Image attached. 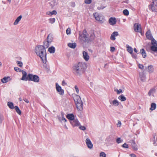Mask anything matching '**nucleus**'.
Wrapping results in <instances>:
<instances>
[{
    "label": "nucleus",
    "mask_w": 157,
    "mask_h": 157,
    "mask_svg": "<svg viewBox=\"0 0 157 157\" xmlns=\"http://www.w3.org/2000/svg\"><path fill=\"white\" fill-rule=\"evenodd\" d=\"M123 141L122 140H121L120 138H118L116 140V142L117 144H120Z\"/></svg>",
    "instance_id": "obj_41"
},
{
    "label": "nucleus",
    "mask_w": 157,
    "mask_h": 157,
    "mask_svg": "<svg viewBox=\"0 0 157 157\" xmlns=\"http://www.w3.org/2000/svg\"><path fill=\"white\" fill-rule=\"evenodd\" d=\"M56 91L58 93L61 95H63L64 94V90L62 89L61 87L57 83H56Z\"/></svg>",
    "instance_id": "obj_8"
},
{
    "label": "nucleus",
    "mask_w": 157,
    "mask_h": 157,
    "mask_svg": "<svg viewBox=\"0 0 157 157\" xmlns=\"http://www.w3.org/2000/svg\"><path fill=\"white\" fill-rule=\"evenodd\" d=\"M100 156L101 157H106V154L104 152H101L100 153Z\"/></svg>",
    "instance_id": "obj_44"
},
{
    "label": "nucleus",
    "mask_w": 157,
    "mask_h": 157,
    "mask_svg": "<svg viewBox=\"0 0 157 157\" xmlns=\"http://www.w3.org/2000/svg\"><path fill=\"white\" fill-rule=\"evenodd\" d=\"M116 20L115 18L111 17H110L109 20V22L110 24L111 25H114L116 24Z\"/></svg>",
    "instance_id": "obj_16"
},
{
    "label": "nucleus",
    "mask_w": 157,
    "mask_h": 157,
    "mask_svg": "<svg viewBox=\"0 0 157 157\" xmlns=\"http://www.w3.org/2000/svg\"><path fill=\"white\" fill-rule=\"evenodd\" d=\"M139 76L142 82H145L146 79V76L144 73L143 72L140 73Z\"/></svg>",
    "instance_id": "obj_19"
},
{
    "label": "nucleus",
    "mask_w": 157,
    "mask_h": 157,
    "mask_svg": "<svg viewBox=\"0 0 157 157\" xmlns=\"http://www.w3.org/2000/svg\"><path fill=\"white\" fill-rule=\"evenodd\" d=\"M23 100L25 101L26 103H28L29 102V101L28 100V99L26 98H23Z\"/></svg>",
    "instance_id": "obj_57"
},
{
    "label": "nucleus",
    "mask_w": 157,
    "mask_h": 157,
    "mask_svg": "<svg viewBox=\"0 0 157 157\" xmlns=\"http://www.w3.org/2000/svg\"><path fill=\"white\" fill-rule=\"evenodd\" d=\"M35 52L42 61L43 63H46L47 62L46 50L41 45H37L35 47Z\"/></svg>",
    "instance_id": "obj_3"
},
{
    "label": "nucleus",
    "mask_w": 157,
    "mask_h": 157,
    "mask_svg": "<svg viewBox=\"0 0 157 157\" xmlns=\"http://www.w3.org/2000/svg\"><path fill=\"white\" fill-rule=\"evenodd\" d=\"M57 13L56 11V10H54L52 12L48 11L47 12L46 14L50 15H52L53 14L56 15V14Z\"/></svg>",
    "instance_id": "obj_33"
},
{
    "label": "nucleus",
    "mask_w": 157,
    "mask_h": 157,
    "mask_svg": "<svg viewBox=\"0 0 157 157\" xmlns=\"http://www.w3.org/2000/svg\"><path fill=\"white\" fill-rule=\"evenodd\" d=\"M123 13L125 16L128 15L129 13L127 9L124 10L123 11Z\"/></svg>",
    "instance_id": "obj_38"
},
{
    "label": "nucleus",
    "mask_w": 157,
    "mask_h": 157,
    "mask_svg": "<svg viewBox=\"0 0 157 157\" xmlns=\"http://www.w3.org/2000/svg\"><path fill=\"white\" fill-rule=\"evenodd\" d=\"M70 123L74 127L78 126L80 125V123L77 119H75L73 121H70Z\"/></svg>",
    "instance_id": "obj_11"
},
{
    "label": "nucleus",
    "mask_w": 157,
    "mask_h": 157,
    "mask_svg": "<svg viewBox=\"0 0 157 157\" xmlns=\"http://www.w3.org/2000/svg\"><path fill=\"white\" fill-rule=\"evenodd\" d=\"M121 122L120 121H118V122L117 124V127H120L121 126Z\"/></svg>",
    "instance_id": "obj_55"
},
{
    "label": "nucleus",
    "mask_w": 157,
    "mask_h": 157,
    "mask_svg": "<svg viewBox=\"0 0 157 157\" xmlns=\"http://www.w3.org/2000/svg\"><path fill=\"white\" fill-rule=\"evenodd\" d=\"M146 69L147 71L150 73H151L154 71L153 66L151 65H148Z\"/></svg>",
    "instance_id": "obj_15"
},
{
    "label": "nucleus",
    "mask_w": 157,
    "mask_h": 157,
    "mask_svg": "<svg viewBox=\"0 0 157 157\" xmlns=\"http://www.w3.org/2000/svg\"><path fill=\"white\" fill-rule=\"evenodd\" d=\"M7 105L11 109H14L15 107L13 106V103L10 101H9L7 103Z\"/></svg>",
    "instance_id": "obj_32"
},
{
    "label": "nucleus",
    "mask_w": 157,
    "mask_h": 157,
    "mask_svg": "<svg viewBox=\"0 0 157 157\" xmlns=\"http://www.w3.org/2000/svg\"><path fill=\"white\" fill-rule=\"evenodd\" d=\"M28 80L32 81L35 82H39L40 78L37 75L29 73L28 74Z\"/></svg>",
    "instance_id": "obj_4"
},
{
    "label": "nucleus",
    "mask_w": 157,
    "mask_h": 157,
    "mask_svg": "<svg viewBox=\"0 0 157 157\" xmlns=\"http://www.w3.org/2000/svg\"><path fill=\"white\" fill-rule=\"evenodd\" d=\"M14 70L15 71H17V72L19 71V72H20L21 71V70L20 68H19L17 67H14Z\"/></svg>",
    "instance_id": "obj_46"
},
{
    "label": "nucleus",
    "mask_w": 157,
    "mask_h": 157,
    "mask_svg": "<svg viewBox=\"0 0 157 157\" xmlns=\"http://www.w3.org/2000/svg\"><path fill=\"white\" fill-rule=\"evenodd\" d=\"M119 34L117 32H114L111 34L110 36V39L113 40H115V36H118Z\"/></svg>",
    "instance_id": "obj_23"
},
{
    "label": "nucleus",
    "mask_w": 157,
    "mask_h": 157,
    "mask_svg": "<svg viewBox=\"0 0 157 157\" xmlns=\"http://www.w3.org/2000/svg\"><path fill=\"white\" fill-rule=\"evenodd\" d=\"M67 118L70 120V121H73L75 119V116L73 114H69L66 115Z\"/></svg>",
    "instance_id": "obj_21"
},
{
    "label": "nucleus",
    "mask_w": 157,
    "mask_h": 157,
    "mask_svg": "<svg viewBox=\"0 0 157 157\" xmlns=\"http://www.w3.org/2000/svg\"><path fill=\"white\" fill-rule=\"evenodd\" d=\"M118 98L121 100V101H124L126 100V98L123 95H121L119 96Z\"/></svg>",
    "instance_id": "obj_34"
},
{
    "label": "nucleus",
    "mask_w": 157,
    "mask_h": 157,
    "mask_svg": "<svg viewBox=\"0 0 157 157\" xmlns=\"http://www.w3.org/2000/svg\"><path fill=\"white\" fill-rule=\"evenodd\" d=\"M55 18H51L49 19V22L51 24H53L55 22Z\"/></svg>",
    "instance_id": "obj_39"
},
{
    "label": "nucleus",
    "mask_w": 157,
    "mask_h": 157,
    "mask_svg": "<svg viewBox=\"0 0 157 157\" xmlns=\"http://www.w3.org/2000/svg\"><path fill=\"white\" fill-rule=\"evenodd\" d=\"M61 121H64L65 122H66L67 121V120L64 118V117H62Z\"/></svg>",
    "instance_id": "obj_59"
},
{
    "label": "nucleus",
    "mask_w": 157,
    "mask_h": 157,
    "mask_svg": "<svg viewBox=\"0 0 157 157\" xmlns=\"http://www.w3.org/2000/svg\"><path fill=\"white\" fill-rule=\"evenodd\" d=\"M146 36L147 38L149 40H151L152 39L154 38L151 33L150 30H148L147 31L146 33Z\"/></svg>",
    "instance_id": "obj_17"
},
{
    "label": "nucleus",
    "mask_w": 157,
    "mask_h": 157,
    "mask_svg": "<svg viewBox=\"0 0 157 157\" xmlns=\"http://www.w3.org/2000/svg\"><path fill=\"white\" fill-rule=\"evenodd\" d=\"M75 104L78 110L81 111L82 109L83 103L82 101L81 103L79 102L75 103Z\"/></svg>",
    "instance_id": "obj_18"
},
{
    "label": "nucleus",
    "mask_w": 157,
    "mask_h": 157,
    "mask_svg": "<svg viewBox=\"0 0 157 157\" xmlns=\"http://www.w3.org/2000/svg\"><path fill=\"white\" fill-rule=\"evenodd\" d=\"M130 156L131 157H136V155L134 154H131Z\"/></svg>",
    "instance_id": "obj_62"
},
{
    "label": "nucleus",
    "mask_w": 157,
    "mask_h": 157,
    "mask_svg": "<svg viewBox=\"0 0 157 157\" xmlns=\"http://www.w3.org/2000/svg\"><path fill=\"white\" fill-rule=\"evenodd\" d=\"M79 128L80 130L84 131L86 129V128L84 126H81V125L79 126Z\"/></svg>",
    "instance_id": "obj_42"
},
{
    "label": "nucleus",
    "mask_w": 157,
    "mask_h": 157,
    "mask_svg": "<svg viewBox=\"0 0 157 157\" xmlns=\"http://www.w3.org/2000/svg\"><path fill=\"white\" fill-rule=\"evenodd\" d=\"M156 90L155 88H152L151 89L148 93V94L149 96H151L152 94L154 96L153 94L155 92Z\"/></svg>",
    "instance_id": "obj_26"
},
{
    "label": "nucleus",
    "mask_w": 157,
    "mask_h": 157,
    "mask_svg": "<svg viewBox=\"0 0 157 157\" xmlns=\"http://www.w3.org/2000/svg\"><path fill=\"white\" fill-rule=\"evenodd\" d=\"M93 15L96 20L100 22L101 23L103 22V18L102 15L99 14L97 13H95L93 14Z\"/></svg>",
    "instance_id": "obj_7"
},
{
    "label": "nucleus",
    "mask_w": 157,
    "mask_h": 157,
    "mask_svg": "<svg viewBox=\"0 0 157 157\" xmlns=\"http://www.w3.org/2000/svg\"><path fill=\"white\" fill-rule=\"evenodd\" d=\"M53 40V37L52 36V35L49 34L47 37V40L51 43L52 41Z\"/></svg>",
    "instance_id": "obj_31"
},
{
    "label": "nucleus",
    "mask_w": 157,
    "mask_h": 157,
    "mask_svg": "<svg viewBox=\"0 0 157 157\" xmlns=\"http://www.w3.org/2000/svg\"><path fill=\"white\" fill-rule=\"evenodd\" d=\"M132 55V56L133 58L134 59H136L137 57V55L136 54H134L132 53V54H131Z\"/></svg>",
    "instance_id": "obj_51"
},
{
    "label": "nucleus",
    "mask_w": 157,
    "mask_h": 157,
    "mask_svg": "<svg viewBox=\"0 0 157 157\" xmlns=\"http://www.w3.org/2000/svg\"><path fill=\"white\" fill-rule=\"evenodd\" d=\"M129 143L131 144L132 147L134 150L135 151H137V150L138 149V147L137 145L136 144L134 140H130L129 141Z\"/></svg>",
    "instance_id": "obj_9"
},
{
    "label": "nucleus",
    "mask_w": 157,
    "mask_h": 157,
    "mask_svg": "<svg viewBox=\"0 0 157 157\" xmlns=\"http://www.w3.org/2000/svg\"><path fill=\"white\" fill-rule=\"evenodd\" d=\"M86 143L89 148L91 149L93 147V144L89 138H88L86 139Z\"/></svg>",
    "instance_id": "obj_13"
},
{
    "label": "nucleus",
    "mask_w": 157,
    "mask_h": 157,
    "mask_svg": "<svg viewBox=\"0 0 157 157\" xmlns=\"http://www.w3.org/2000/svg\"><path fill=\"white\" fill-rule=\"evenodd\" d=\"M3 119V117L2 115H0V124L2 123V121Z\"/></svg>",
    "instance_id": "obj_50"
},
{
    "label": "nucleus",
    "mask_w": 157,
    "mask_h": 157,
    "mask_svg": "<svg viewBox=\"0 0 157 157\" xmlns=\"http://www.w3.org/2000/svg\"><path fill=\"white\" fill-rule=\"evenodd\" d=\"M17 64L21 67H22L23 66V63L22 62L19 61H17Z\"/></svg>",
    "instance_id": "obj_40"
},
{
    "label": "nucleus",
    "mask_w": 157,
    "mask_h": 157,
    "mask_svg": "<svg viewBox=\"0 0 157 157\" xmlns=\"http://www.w3.org/2000/svg\"><path fill=\"white\" fill-rule=\"evenodd\" d=\"M151 40V44L152 45L150 47L151 51L154 52H157V41L153 38Z\"/></svg>",
    "instance_id": "obj_6"
},
{
    "label": "nucleus",
    "mask_w": 157,
    "mask_h": 157,
    "mask_svg": "<svg viewBox=\"0 0 157 157\" xmlns=\"http://www.w3.org/2000/svg\"><path fill=\"white\" fill-rule=\"evenodd\" d=\"M50 44L51 43L48 40H45L44 41L43 45H41V46L43 47L44 49H45L46 48H47L49 47Z\"/></svg>",
    "instance_id": "obj_24"
},
{
    "label": "nucleus",
    "mask_w": 157,
    "mask_h": 157,
    "mask_svg": "<svg viewBox=\"0 0 157 157\" xmlns=\"http://www.w3.org/2000/svg\"><path fill=\"white\" fill-rule=\"evenodd\" d=\"M22 16L21 15H20L16 19L15 22L13 23V24L15 25L17 24L19 21L21 20V18H22Z\"/></svg>",
    "instance_id": "obj_29"
},
{
    "label": "nucleus",
    "mask_w": 157,
    "mask_h": 157,
    "mask_svg": "<svg viewBox=\"0 0 157 157\" xmlns=\"http://www.w3.org/2000/svg\"><path fill=\"white\" fill-rule=\"evenodd\" d=\"M149 9L152 12H157V0H153L151 4L148 6Z\"/></svg>",
    "instance_id": "obj_5"
},
{
    "label": "nucleus",
    "mask_w": 157,
    "mask_h": 157,
    "mask_svg": "<svg viewBox=\"0 0 157 157\" xmlns=\"http://www.w3.org/2000/svg\"><path fill=\"white\" fill-rule=\"evenodd\" d=\"M114 91H117V93L118 94H120L122 92V90L121 89H119V90H118L117 89L114 90Z\"/></svg>",
    "instance_id": "obj_48"
},
{
    "label": "nucleus",
    "mask_w": 157,
    "mask_h": 157,
    "mask_svg": "<svg viewBox=\"0 0 157 157\" xmlns=\"http://www.w3.org/2000/svg\"><path fill=\"white\" fill-rule=\"evenodd\" d=\"M75 2H71V6L73 7H74L75 6Z\"/></svg>",
    "instance_id": "obj_53"
},
{
    "label": "nucleus",
    "mask_w": 157,
    "mask_h": 157,
    "mask_svg": "<svg viewBox=\"0 0 157 157\" xmlns=\"http://www.w3.org/2000/svg\"><path fill=\"white\" fill-rule=\"evenodd\" d=\"M127 51L130 54H132L133 52V48L129 45H126Z\"/></svg>",
    "instance_id": "obj_30"
},
{
    "label": "nucleus",
    "mask_w": 157,
    "mask_h": 157,
    "mask_svg": "<svg viewBox=\"0 0 157 157\" xmlns=\"http://www.w3.org/2000/svg\"><path fill=\"white\" fill-rule=\"evenodd\" d=\"M82 54L83 59L86 61H88L89 60L90 58L89 56L88 55V53L85 51H84L83 52Z\"/></svg>",
    "instance_id": "obj_14"
},
{
    "label": "nucleus",
    "mask_w": 157,
    "mask_h": 157,
    "mask_svg": "<svg viewBox=\"0 0 157 157\" xmlns=\"http://www.w3.org/2000/svg\"><path fill=\"white\" fill-rule=\"evenodd\" d=\"M112 103L113 105L115 106H117L119 105V101L116 100H114L113 101Z\"/></svg>",
    "instance_id": "obj_37"
},
{
    "label": "nucleus",
    "mask_w": 157,
    "mask_h": 157,
    "mask_svg": "<svg viewBox=\"0 0 157 157\" xmlns=\"http://www.w3.org/2000/svg\"><path fill=\"white\" fill-rule=\"evenodd\" d=\"M57 117L58 118V119H59V120L60 121H61V117L60 116H57Z\"/></svg>",
    "instance_id": "obj_61"
},
{
    "label": "nucleus",
    "mask_w": 157,
    "mask_h": 157,
    "mask_svg": "<svg viewBox=\"0 0 157 157\" xmlns=\"http://www.w3.org/2000/svg\"><path fill=\"white\" fill-rule=\"evenodd\" d=\"M61 115L62 117H64V113L63 112H61Z\"/></svg>",
    "instance_id": "obj_60"
},
{
    "label": "nucleus",
    "mask_w": 157,
    "mask_h": 157,
    "mask_svg": "<svg viewBox=\"0 0 157 157\" xmlns=\"http://www.w3.org/2000/svg\"><path fill=\"white\" fill-rule=\"evenodd\" d=\"M115 49V48L114 47H110V51L112 52H114Z\"/></svg>",
    "instance_id": "obj_54"
},
{
    "label": "nucleus",
    "mask_w": 157,
    "mask_h": 157,
    "mask_svg": "<svg viewBox=\"0 0 157 157\" xmlns=\"http://www.w3.org/2000/svg\"><path fill=\"white\" fill-rule=\"evenodd\" d=\"M75 88L76 90V91L77 94H78L79 92V89L78 87L76 85L75 86Z\"/></svg>",
    "instance_id": "obj_52"
},
{
    "label": "nucleus",
    "mask_w": 157,
    "mask_h": 157,
    "mask_svg": "<svg viewBox=\"0 0 157 157\" xmlns=\"http://www.w3.org/2000/svg\"><path fill=\"white\" fill-rule=\"evenodd\" d=\"M68 46L69 47L74 49L76 47V44L75 43H69L68 44Z\"/></svg>",
    "instance_id": "obj_27"
},
{
    "label": "nucleus",
    "mask_w": 157,
    "mask_h": 157,
    "mask_svg": "<svg viewBox=\"0 0 157 157\" xmlns=\"http://www.w3.org/2000/svg\"><path fill=\"white\" fill-rule=\"evenodd\" d=\"M92 2V0H85L84 2L86 4H90Z\"/></svg>",
    "instance_id": "obj_47"
},
{
    "label": "nucleus",
    "mask_w": 157,
    "mask_h": 157,
    "mask_svg": "<svg viewBox=\"0 0 157 157\" xmlns=\"http://www.w3.org/2000/svg\"><path fill=\"white\" fill-rule=\"evenodd\" d=\"M156 104L155 103H152L151 104V107L150 108V110H153L155 109L156 108Z\"/></svg>",
    "instance_id": "obj_35"
},
{
    "label": "nucleus",
    "mask_w": 157,
    "mask_h": 157,
    "mask_svg": "<svg viewBox=\"0 0 157 157\" xmlns=\"http://www.w3.org/2000/svg\"><path fill=\"white\" fill-rule=\"evenodd\" d=\"M74 100L75 103L79 102L81 103L82 102L80 97L78 95H76L75 97Z\"/></svg>",
    "instance_id": "obj_20"
},
{
    "label": "nucleus",
    "mask_w": 157,
    "mask_h": 157,
    "mask_svg": "<svg viewBox=\"0 0 157 157\" xmlns=\"http://www.w3.org/2000/svg\"><path fill=\"white\" fill-rule=\"evenodd\" d=\"M88 33L86 29L83 30L82 33V34H80V32H79L78 39L82 43H89L90 42L93 41L95 39V35L94 33L91 34L89 38H88L87 36Z\"/></svg>",
    "instance_id": "obj_2"
},
{
    "label": "nucleus",
    "mask_w": 157,
    "mask_h": 157,
    "mask_svg": "<svg viewBox=\"0 0 157 157\" xmlns=\"http://www.w3.org/2000/svg\"><path fill=\"white\" fill-rule=\"evenodd\" d=\"M62 85L63 86H64L67 85V83H66V82H65L64 80H63L62 83Z\"/></svg>",
    "instance_id": "obj_56"
},
{
    "label": "nucleus",
    "mask_w": 157,
    "mask_h": 157,
    "mask_svg": "<svg viewBox=\"0 0 157 157\" xmlns=\"http://www.w3.org/2000/svg\"><path fill=\"white\" fill-rule=\"evenodd\" d=\"M135 31L136 32H140L141 31V25L139 24L135 23L134 25Z\"/></svg>",
    "instance_id": "obj_10"
},
{
    "label": "nucleus",
    "mask_w": 157,
    "mask_h": 157,
    "mask_svg": "<svg viewBox=\"0 0 157 157\" xmlns=\"http://www.w3.org/2000/svg\"><path fill=\"white\" fill-rule=\"evenodd\" d=\"M55 49L54 47L51 46L48 49V51L51 53H54L55 52Z\"/></svg>",
    "instance_id": "obj_28"
},
{
    "label": "nucleus",
    "mask_w": 157,
    "mask_h": 157,
    "mask_svg": "<svg viewBox=\"0 0 157 157\" xmlns=\"http://www.w3.org/2000/svg\"><path fill=\"white\" fill-rule=\"evenodd\" d=\"M138 67L140 69H143L144 68V66L140 64H139L138 65Z\"/></svg>",
    "instance_id": "obj_49"
},
{
    "label": "nucleus",
    "mask_w": 157,
    "mask_h": 157,
    "mask_svg": "<svg viewBox=\"0 0 157 157\" xmlns=\"http://www.w3.org/2000/svg\"><path fill=\"white\" fill-rule=\"evenodd\" d=\"M22 76L21 80L23 81H27L28 80V75H27V73L24 71L22 70Z\"/></svg>",
    "instance_id": "obj_12"
},
{
    "label": "nucleus",
    "mask_w": 157,
    "mask_h": 157,
    "mask_svg": "<svg viewBox=\"0 0 157 157\" xmlns=\"http://www.w3.org/2000/svg\"><path fill=\"white\" fill-rule=\"evenodd\" d=\"M87 67V64L84 62L76 63L72 67L73 73L76 76H81L85 72Z\"/></svg>",
    "instance_id": "obj_1"
},
{
    "label": "nucleus",
    "mask_w": 157,
    "mask_h": 157,
    "mask_svg": "<svg viewBox=\"0 0 157 157\" xmlns=\"http://www.w3.org/2000/svg\"><path fill=\"white\" fill-rule=\"evenodd\" d=\"M153 144L155 146H157V144L156 143V142L155 140L154 141V142L153 143Z\"/></svg>",
    "instance_id": "obj_64"
},
{
    "label": "nucleus",
    "mask_w": 157,
    "mask_h": 157,
    "mask_svg": "<svg viewBox=\"0 0 157 157\" xmlns=\"http://www.w3.org/2000/svg\"><path fill=\"white\" fill-rule=\"evenodd\" d=\"M11 80V78L9 76H8L7 77H4L2 79H1V81L3 83H5Z\"/></svg>",
    "instance_id": "obj_22"
},
{
    "label": "nucleus",
    "mask_w": 157,
    "mask_h": 157,
    "mask_svg": "<svg viewBox=\"0 0 157 157\" xmlns=\"http://www.w3.org/2000/svg\"><path fill=\"white\" fill-rule=\"evenodd\" d=\"M15 109L16 111V112L19 115H20L21 114V112L20 109H19V107L17 106H15L14 108Z\"/></svg>",
    "instance_id": "obj_36"
},
{
    "label": "nucleus",
    "mask_w": 157,
    "mask_h": 157,
    "mask_svg": "<svg viewBox=\"0 0 157 157\" xmlns=\"http://www.w3.org/2000/svg\"><path fill=\"white\" fill-rule=\"evenodd\" d=\"M122 147L123 148H128V144H126V143H124L122 145Z\"/></svg>",
    "instance_id": "obj_45"
},
{
    "label": "nucleus",
    "mask_w": 157,
    "mask_h": 157,
    "mask_svg": "<svg viewBox=\"0 0 157 157\" xmlns=\"http://www.w3.org/2000/svg\"><path fill=\"white\" fill-rule=\"evenodd\" d=\"M140 53L142 55L144 58L146 57L147 55L145 50L144 48H142L140 50Z\"/></svg>",
    "instance_id": "obj_25"
},
{
    "label": "nucleus",
    "mask_w": 157,
    "mask_h": 157,
    "mask_svg": "<svg viewBox=\"0 0 157 157\" xmlns=\"http://www.w3.org/2000/svg\"><path fill=\"white\" fill-rule=\"evenodd\" d=\"M134 52H135L136 53L138 52L137 50V49L136 48H134Z\"/></svg>",
    "instance_id": "obj_63"
},
{
    "label": "nucleus",
    "mask_w": 157,
    "mask_h": 157,
    "mask_svg": "<svg viewBox=\"0 0 157 157\" xmlns=\"http://www.w3.org/2000/svg\"><path fill=\"white\" fill-rule=\"evenodd\" d=\"M66 33L67 35H68L70 34L71 33V29L70 28H68L66 30Z\"/></svg>",
    "instance_id": "obj_43"
},
{
    "label": "nucleus",
    "mask_w": 157,
    "mask_h": 157,
    "mask_svg": "<svg viewBox=\"0 0 157 157\" xmlns=\"http://www.w3.org/2000/svg\"><path fill=\"white\" fill-rule=\"evenodd\" d=\"M105 8L104 7H103L102 6L98 7L97 8L98 10H100L101 9H103Z\"/></svg>",
    "instance_id": "obj_58"
}]
</instances>
